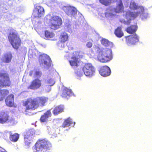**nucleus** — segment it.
I'll return each instance as SVG.
<instances>
[{
  "label": "nucleus",
  "instance_id": "obj_1",
  "mask_svg": "<svg viewBox=\"0 0 152 152\" xmlns=\"http://www.w3.org/2000/svg\"><path fill=\"white\" fill-rule=\"evenodd\" d=\"M48 100V98L44 96L30 97L23 102V105L25 107V111L27 112L28 110H34L40 107H44Z\"/></svg>",
  "mask_w": 152,
  "mask_h": 152
},
{
  "label": "nucleus",
  "instance_id": "obj_2",
  "mask_svg": "<svg viewBox=\"0 0 152 152\" xmlns=\"http://www.w3.org/2000/svg\"><path fill=\"white\" fill-rule=\"evenodd\" d=\"M8 38L9 42L14 49L17 50L21 46V39L19 35L15 30L13 29L10 30Z\"/></svg>",
  "mask_w": 152,
  "mask_h": 152
},
{
  "label": "nucleus",
  "instance_id": "obj_3",
  "mask_svg": "<svg viewBox=\"0 0 152 152\" xmlns=\"http://www.w3.org/2000/svg\"><path fill=\"white\" fill-rule=\"evenodd\" d=\"M51 144L45 139L38 140L34 145L35 152H47L51 147Z\"/></svg>",
  "mask_w": 152,
  "mask_h": 152
},
{
  "label": "nucleus",
  "instance_id": "obj_4",
  "mask_svg": "<svg viewBox=\"0 0 152 152\" xmlns=\"http://www.w3.org/2000/svg\"><path fill=\"white\" fill-rule=\"evenodd\" d=\"M15 123V119L13 117H11L7 112L3 111L0 112V124H7L9 125L12 126Z\"/></svg>",
  "mask_w": 152,
  "mask_h": 152
},
{
  "label": "nucleus",
  "instance_id": "obj_5",
  "mask_svg": "<svg viewBox=\"0 0 152 152\" xmlns=\"http://www.w3.org/2000/svg\"><path fill=\"white\" fill-rule=\"evenodd\" d=\"M11 85L9 75L4 70L0 72V88L9 87Z\"/></svg>",
  "mask_w": 152,
  "mask_h": 152
},
{
  "label": "nucleus",
  "instance_id": "obj_6",
  "mask_svg": "<svg viewBox=\"0 0 152 152\" xmlns=\"http://www.w3.org/2000/svg\"><path fill=\"white\" fill-rule=\"evenodd\" d=\"M140 12H131L128 10L126 12L125 15H123V16L126 19L121 18L119 19V21L126 25H129L131 23V21L134 20L137 17Z\"/></svg>",
  "mask_w": 152,
  "mask_h": 152
},
{
  "label": "nucleus",
  "instance_id": "obj_7",
  "mask_svg": "<svg viewBox=\"0 0 152 152\" xmlns=\"http://www.w3.org/2000/svg\"><path fill=\"white\" fill-rule=\"evenodd\" d=\"M49 21L50 28L54 30L60 28L63 23L61 18L57 15L52 16L50 19Z\"/></svg>",
  "mask_w": 152,
  "mask_h": 152
},
{
  "label": "nucleus",
  "instance_id": "obj_8",
  "mask_svg": "<svg viewBox=\"0 0 152 152\" xmlns=\"http://www.w3.org/2000/svg\"><path fill=\"white\" fill-rule=\"evenodd\" d=\"M113 58L111 49L105 48L101 52V55L99 56V61L102 62L106 63L110 61Z\"/></svg>",
  "mask_w": 152,
  "mask_h": 152
},
{
  "label": "nucleus",
  "instance_id": "obj_9",
  "mask_svg": "<svg viewBox=\"0 0 152 152\" xmlns=\"http://www.w3.org/2000/svg\"><path fill=\"white\" fill-rule=\"evenodd\" d=\"M82 70L85 75L87 76H92L95 72L94 67L90 63L85 64L83 67Z\"/></svg>",
  "mask_w": 152,
  "mask_h": 152
},
{
  "label": "nucleus",
  "instance_id": "obj_10",
  "mask_svg": "<svg viewBox=\"0 0 152 152\" xmlns=\"http://www.w3.org/2000/svg\"><path fill=\"white\" fill-rule=\"evenodd\" d=\"M80 52L75 51L73 53L71 60L69 61L70 65L73 67H78L80 63Z\"/></svg>",
  "mask_w": 152,
  "mask_h": 152
},
{
  "label": "nucleus",
  "instance_id": "obj_11",
  "mask_svg": "<svg viewBox=\"0 0 152 152\" xmlns=\"http://www.w3.org/2000/svg\"><path fill=\"white\" fill-rule=\"evenodd\" d=\"M63 10L68 16H74L77 14V10L75 7L70 5L64 6L62 8Z\"/></svg>",
  "mask_w": 152,
  "mask_h": 152
},
{
  "label": "nucleus",
  "instance_id": "obj_12",
  "mask_svg": "<svg viewBox=\"0 0 152 152\" xmlns=\"http://www.w3.org/2000/svg\"><path fill=\"white\" fill-rule=\"evenodd\" d=\"M44 8L41 6L37 5L34 10L32 15L34 18H40L44 16Z\"/></svg>",
  "mask_w": 152,
  "mask_h": 152
},
{
  "label": "nucleus",
  "instance_id": "obj_13",
  "mask_svg": "<svg viewBox=\"0 0 152 152\" xmlns=\"http://www.w3.org/2000/svg\"><path fill=\"white\" fill-rule=\"evenodd\" d=\"M125 38L126 43L128 45H134L139 42V37L136 34L126 36Z\"/></svg>",
  "mask_w": 152,
  "mask_h": 152
},
{
  "label": "nucleus",
  "instance_id": "obj_14",
  "mask_svg": "<svg viewBox=\"0 0 152 152\" xmlns=\"http://www.w3.org/2000/svg\"><path fill=\"white\" fill-rule=\"evenodd\" d=\"M42 86V80L36 78L33 80L27 88L32 90H35L39 88Z\"/></svg>",
  "mask_w": 152,
  "mask_h": 152
},
{
  "label": "nucleus",
  "instance_id": "obj_15",
  "mask_svg": "<svg viewBox=\"0 0 152 152\" xmlns=\"http://www.w3.org/2000/svg\"><path fill=\"white\" fill-rule=\"evenodd\" d=\"M34 132L32 130H29L27 131L24 135V141L25 145H29L32 141L33 138Z\"/></svg>",
  "mask_w": 152,
  "mask_h": 152
},
{
  "label": "nucleus",
  "instance_id": "obj_16",
  "mask_svg": "<svg viewBox=\"0 0 152 152\" xmlns=\"http://www.w3.org/2000/svg\"><path fill=\"white\" fill-rule=\"evenodd\" d=\"M99 72L101 76L105 77L110 75L111 71L109 67L107 65H104L100 67Z\"/></svg>",
  "mask_w": 152,
  "mask_h": 152
},
{
  "label": "nucleus",
  "instance_id": "obj_17",
  "mask_svg": "<svg viewBox=\"0 0 152 152\" xmlns=\"http://www.w3.org/2000/svg\"><path fill=\"white\" fill-rule=\"evenodd\" d=\"M118 3L116 4L115 8L113 9V10L116 13H121L124 12V6L121 0H118L117 1Z\"/></svg>",
  "mask_w": 152,
  "mask_h": 152
},
{
  "label": "nucleus",
  "instance_id": "obj_18",
  "mask_svg": "<svg viewBox=\"0 0 152 152\" xmlns=\"http://www.w3.org/2000/svg\"><path fill=\"white\" fill-rule=\"evenodd\" d=\"M51 116V113L50 110H48L43 114L42 115L40 118V121L41 122H47L49 117Z\"/></svg>",
  "mask_w": 152,
  "mask_h": 152
},
{
  "label": "nucleus",
  "instance_id": "obj_19",
  "mask_svg": "<svg viewBox=\"0 0 152 152\" xmlns=\"http://www.w3.org/2000/svg\"><path fill=\"white\" fill-rule=\"evenodd\" d=\"M72 95V92L71 90L65 87L63 89L61 96L62 97L68 99Z\"/></svg>",
  "mask_w": 152,
  "mask_h": 152
},
{
  "label": "nucleus",
  "instance_id": "obj_20",
  "mask_svg": "<svg viewBox=\"0 0 152 152\" xmlns=\"http://www.w3.org/2000/svg\"><path fill=\"white\" fill-rule=\"evenodd\" d=\"M14 95L12 94L9 95L5 99L6 105L9 107H12L14 104Z\"/></svg>",
  "mask_w": 152,
  "mask_h": 152
},
{
  "label": "nucleus",
  "instance_id": "obj_21",
  "mask_svg": "<svg viewBox=\"0 0 152 152\" xmlns=\"http://www.w3.org/2000/svg\"><path fill=\"white\" fill-rule=\"evenodd\" d=\"M138 28L137 25H132L127 27L126 29V32L129 34H135Z\"/></svg>",
  "mask_w": 152,
  "mask_h": 152
},
{
  "label": "nucleus",
  "instance_id": "obj_22",
  "mask_svg": "<svg viewBox=\"0 0 152 152\" xmlns=\"http://www.w3.org/2000/svg\"><path fill=\"white\" fill-rule=\"evenodd\" d=\"M20 137V135L17 133L12 134L11 132H10L9 139L12 142H17Z\"/></svg>",
  "mask_w": 152,
  "mask_h": 152
},
{
  "label": "nucleus",
  "instance_id": "obj_23",
  "mask_svg": "<svg viewBox=\"0 0 152 152\" xmlns=\"http://www.w3.org/2000/svg\"><path fill=\"white\" fill-rule=\"evenodd\" d=\"M129 8L133 10H136L139 9H140L142 11L144 9L142 6H138L137 4L134 1H131L129 5Z\"/></svg>",
  "mask_w": 152,
  "mask_h": 152
},
{
  "label": "nucleus",
  "instance_id": "obj_24",
  "mask_svg": "<svg viewBox=\"0 0 152 152\" xmlns=\"http://www.w3.org/2000/svg\"><path fill=\"white\" fill-rule=\"evenodd\" d=\"M64 107L62 106L59 105L55 107L53 110V114L56 115L63 112Z\"/></svg>",
  "mask_w": 152,
  "mask_h": 152
},
{
  "label": "nucleus",
  "instance_id": "obj_25",
  "mask_svg": "<svg viewBox=\"0 0 152 152\" xmlns=\"http://www.w3.org/2000/svg\"><path fill=\"white\" fill-rule=\"evenodd\" d=\"M114 34L115 35L118 37L121 38L124 35V34L122 30L121 27H118L115 30Z\"/></svg>",
  "mask_w": 152,
  "mask_h": 152
},
{
  "label": "nucleus",
  "instance_id": "obj_26",
  "mask_svg": "<svg viewBox=\"0 0 152 152\" xmlns=\"http://www.w3.org/2000/svg\"><path fill=\"white\" fill-rule=\"evenodd\" d=\"M9 93V90L6 89L0 90V101L3 100Z\"/></svg>",
  "mask_w": 152,
  "mask_h": 152
},
{
  "label": "nucleus",
  "instance_id": "obj_27",
  "mask_svg": "<svg viewBox=\"0 0 152 152\" xmlns=\"http://www.w3.org/2000/svg\"><path fill=\"white\" fill-rule=\"evenodd\" d=\"M68 36L67 34L65 32H63L60 36L61 42L63 43L65 42L68 40Z\"/></svg>",
  "mask_w": 152,
  "mask_h": 152
},
{
  "label": "nucleus",
  "instance_id": "obj_28",
  "mask_svg": "<svg viewBox=\"0 0 152 152\" xmlns=\"http://www.w3.org/2000/svg\"><path fill=\"white\" fill-rule=\"evenodd\" d=\"M72 124V120L70 118H68L64 120L62 126L63 128L68 127Z\"/></svg>",
  "mask_w": 152,
  "mask_h": 152
},
{
  "label": "nucleus",
  "instance_id": "obj_29",
  "mask_svg": "<svg viewBox=\"0 0 152 152\" xmlns=\"http://www.w3.org/2000/svg\"><path fill=\"white\" fill-rule=\"evenodd\" d=\"M55 36L54 34L52 32L48 30H46L45 32V36L47 39L53 38Z\"/></svg>",
  "mask_w": 152,
  "mask_h": 152
},
{
  "label": "nucleus",
  "instance_id": "obj_30",
  "mask_svg": "<svg viewBox=\"0 0 152 152\" xmlns=\"http://www.w3.org/2000/svg\"><path fill=\"white\" fill-rule=\"evenodd\" d=\"M4 57L5 58L4 62L6 63H8L11 61L12 55L10 53H7L4 55Z\"/></svg>",
  "mask_w": 152,
  "mask_h": 152
},
{
  "label": "nucleus",
  "instance_id": "obj_31",
  "mask_svg": "<svg viewBox=\"0 0 152 152\" xmlns=\"http://www.w3.org/2000/svg\"><path fill=\"white\" fill-rule=\"evenodd\" d=\"M101 42L102 45L105 47L109 46L111 44V42L108 40L104 39H102L101 40Z\"/></svg>",
  "mask_w": 152,
  "mask_h": 152
},
{
  "label": "nucleus",
  "instance_id": "obj_32",
  "mask_svg": "<svg viewBox=\"0 0 152 152\" xmlns=\"http://www.w3.org/2000/svg\"><path fill=\"white\" fill-rule=\"evenodd\" d=\"M111 1V0H99L101 3L105 6L109 5L110 4Z\"/></svg>",
  "mask_w": 152,
  "mask_h": 152
},
{
  "label": "nucleus",
  "instance_id": "obj_33",
  "mask_svg": "<svg viewBox=\"0 0 152 152\" xmlns=\"http://www.w3.org/2000/svg\"><path fill=\"white\" fill-rule=\"evenodd\" d=\"M55 82L54 80L50 78L49 79L47 82V86H53L55 83Z\"/></svg>",
  "mask_w": 152,
  "mask_h": 152
},
{
  "label": "nucleus",
  "instance_id": "obj_34",
  "mask_svg": "<svg viewBox=\"0 0 152 152\" xmlns=\"http://www.w3.org/2000/svg\"><path fill=\"white\" fill-rule=\"evenodd\" d=\"M49 62H48L46 61H44V64L46 65V66L48 67V68H49L51 66V63L50 62L51 61V59L49 58Z\"/></svg>",
  "mask_w": 152,
  "mask_h": 152
},
{
  "label": "nucleus",
  "instance_id": "obj_35",
  "mask_svg": "<svg viewBox=\"0 0 152 152\" xmlns=\"http://www.w3.org/2000/svg\"><path fill=\"white\" fill-rule=\"evenodd\" d=\"M44 54L39 55V62L42 63V61L44 59Z\"/></svg>",
  "mask_w": 152,
  "mask_h": 152
},
{
  "label": "nucleus",
  "instance_id": "obj_36",
  "mask_svg": "<svg viewBox=\"0 0 152 152\" xmlns=\"http://www.w3.org/2000/svg\"><path fill=\"white\" fill-rule=\"evenodd\" d=\"M93 45V44L91 42H88L86 44V46L87 48H91Z\"/></svg>",
  "mask_w": 152,
  "mask_h": 152
},
{
  "label": "nucleus",
  "instance_id": "obj_37",
  "mask_svg": "<svg viewBox=\"0 0 152 152\" xmlns=\"http://www.w3.org/2000/svg\"><path fill=\"white\" fill-rule=\"evenodd\" d=\"M42 75V73L39 71H36L35 72V75L36 77H40Z\"/></svg>",
  "mask_w": 152,
  "mask_h": 152
},
{
  "label": "nucleus",
  "instance_id": "obj_38",
  "mask_svg": "<svg viewBox=\"0 0 152 152\" xmlns=\"http://www.w3.org/2000/svg\"><path fill=\"white\" fill-rule=\"evenodd\" d=\"M75 72V73L77 75H80L81 74V73L80 72V71H78L76 69Z\"/></svg>",
  "mask_w": 152,
  "mask_h": 152
},
{
  "label": "nucleus",
  "instance_id": "obj_39",
  "mask_svg": "<svg viewBox=\"0 0 152 152\" xmlns=\"http://www.w3.org/2000/svg\"><path fill=\"white\" fill-rule=\"evenodd\" d=\"M117 1H118V0H117Z\"/></svg>",
  "mask_w": 152,
  "mask_h": 152
}]
</instances>
